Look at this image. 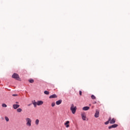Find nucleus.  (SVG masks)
Wrapping results in <instances>:
<instances>
[{"mask_svg":"<svg viewBox=\"0 0 130 130\" xmlns=\"http://www.w3.org/2000/svg\"><path fill=\"white\" fill-rule=\"evenodd\" d=\"M13 106L14 109H17V108H19V107H20V105L17 104H14Z\"/></svg>","mask_w":130,"mask_h":130,"instance_id":"9b49d317","label":"nucleus"},{"mask_svg":"<svg viewBox=\"0 0 130 130\" xmlns=\"http://www.w3.org/2000/svg\"><path fill=\"white\" fill-rule=\"evenodd\" d=\"M79 94L80 95V96H82V91H79Z\"/></svg>","mask_w":130,"mask_h":130,"instance_id":"393cba45","label":"nucleus"},{"mask_svg":"<svg viewBox=\"0 0 130 130\" xmlns=\"http://www.w3.org/2000/svg\"><path fill=\"white\" fill-rule=\"evenodd\" d=\"M91 99H93V100H94L96 99V96H95V95H91Z\"/></svg>","mask_w":130,"mask_h":130,"instance_id":"f3484780","label":"nucleus"},{"mask_svg":"<svg viewBox=\"0 0 130 130\" xmlns=\"http://www.w3.org/2000/svg\"><path fill=\"white\" fill-rule=\"evenodd\" d=\"M12 77L13 79H15L18 81L20 80V77H19V75L17 73L13 74Z\"/></svg>","mask_w":130,"mask_h":130,"instance_id":"7ed1b4c3","label":"nucleus"},{"mask_svg":"<svg viewBox=\"0 0 130 130\" xmlns=\"http://www.w3.org/2000/svg\"><path fill=\"white\" fill-rule=\"evenodd\" d=\"M35 123H36V124L37 125H38V124H39V119H37V120H36Z\"/></svg>","mask_w":130,"mask_h":130,"instance_id":"a211bd4d","label":"nucleus"},{"mask_svg":"<svg viewBox=\"0 0 130 130\" xmlns=\"http://www.w3.org/2000/svg\"><path fill=\"white\" fill-rule=\"evenodd\" d=\"M110 120H111V118H109L108 120L106 122H105V124H108V123H110Z\"/></svg>","mask_w":130,"mask_h":130,"instance_id":"2eb2a0df","label":"nucleus"},{"mask_svg":"<svg viewBox=\"0 0 130 130\" xmlns=\"http://www.w3.org/2000/svg\"><path fill=\"white\" fill-rule=\"evenodd\" d=\"M109 118H111V120H110V123L111 124H114L115 123V121H116V119L114 118H111V117H110Z\"/></svg>","mask_w":130,"mask_h":130,"instance_id":"20e7f679","label":"nucleus"},{"mask_svg":"<svg viewBox=\"0 0 130 130\" xmlns=\"http://www.w3.org/2000/svg\"><path fill=\"white\" fill-rule=\"evenodd\" d=\"M118 125L117 124H113L111 126H109L108 127L109 129H111V128H115V127H117Z\"/></svg>","mask_w":130,"mask_h":130,"instance_id":"39448f33","label":"nucleus"},{"mask_svg":"<svg viewBox=\"0 0 130 130\" xmlns=\"http://www.w3.org/2000/svg\"><path fill=\"white\" fill-rule=\"evenodd\" d=\"M62 102V100H60L56 102V105H59L61 104Z\"/></svg>","mask_w":130,"mask_h":130,"instance_id":"ddd939ff","label":"nucleus"},{"mask_svg":"<svg viewBox=\"0 0 130 130\" xmlns=\"http://www.w3.org/2000/svg\"><path fill=\"white\" fill-rule=\"evenodd\" d=\"M7 105H6V104H2V107H7Z\"/></svg>","mask_w":130,"mask_h":130,"instance_id":"5701e85b","label":"nucleus"},{"mask_svg":"<svg viewBox=\"0 0 130 130\" xmlns=\"http://www.w3.org/2000/svg\"><path fill=\"white\" fill-rule=\"evenodd\" d=\"M29 83H31L32 84L33 83H34V80H33V79H29Z\"/></svg>","mask_w":130,"mask_h":130,"instance_id":"aec40b11","label":"nucleus"},{"mask_svg":"<svg viewBox=\"0 0 130 130\" xmlns=\"http://www.w3.org/2000/svg\"><path fill=\"white\" fill-rule=\"evenodd\" d=\"M83 110H84V111H87V110H89L90 109V107H84L83 108H82Z\"/></svg>","mask_w":130,"mask_h":130,"instance_id":"f8f14e48","label":"nucleus"},{"mask_svg":"<svg viewBox=\"0 0 130 130\" xmlns=\"http://www.w3.org/2000/svg\"><path fill=\"white\" fill-rule=\"evenodd\" d=\"M32 104H33L34 107H36V106H37V102H35V101L32 102Z\"/></svg>","mask_w":130,"mask_h":130,"instance_id":"4468645a","label":"nucleus"},{"mask_svg":"<svg viewBox=\"0 0 130 130\" xmlns=\"http://www.w3.org/2000/svg\"><path fill=\"white\" fill-rule=\"evenodd\" d=\"M99 114H100L99 110H96L95 113L94 114V117H95L96 118H98V117H99Z\"/></svg>","mask_w":130,"mask_h":130,"instance_id":"423d86ee","label":"nucleus"},{"mask_svg":"<svg viewBox=\"0 0 130 130\" xmlns=\"http://www.w3.org/2000/svg\"><path fill=\"white\" fill-rule=\"evenodd\" d=\"M81 117L83 120H86V113H81Z\"/></svg>","mask_w":130,"mask_h":130,"instance_id":"0eeeda50","label":"nucleus"},{"mask_svg":"<svg viewBox=\"0 0 130 130\" xmlns=\"http://www.w3.org/2000/svg\"><path fill=\"white\" fill-rule=\"evenodd\" d=\"M44 94H45V95H49V91L45 90L44 91Z\"/></svg>","mask_w":130,"mask_h":130,"instance_id":"dca6fc26","label":"nucleus"},{"mask_svg":"<svg viewBox=\"0 0 130 130\" xmlns=\"http://www.w3.org/2000/svg\"><path fill=\"white\" fill-rule=\"evenodd\" d=\"M96 103H97V102H94L93 103V104H96Z\"/></svg>","mask_w":130,"mask_h":130,"instance_id":"bb28decb","label":"nucleus"},{"mask_svg":"<svg viewBox=\"0 0 130 130\" xmlns=\"http://www.w3.org/2000/svg\"><path fill=\"white\" fill-rule=\"evenodd\" d=\"M25 120L26 122V125H27V126H31V122H32V120H31V119L29 118H26Z\"/></svg>","mask_w":130,"mask_h":130,"instance_id":"f03ea898","label":"nucleus"},{"mask_svg":"<svg viewBox=\"0 0 130 130\" xmlns=\"http://www.w3.org/2000/svg\"><path fill=\"white\" fill-rule=\"evenodd\" d=\"M42 104H43V101H38L37 102V105L38 106H40V105H42Z\"/></svg>","mask_w":130,"mask_h":130,"instance_id":"6e6552de","label":"nucleus"},{"mask_svg":"<svg viewBox=\"0 0 130 130\" xmlns=\"http://www.w3.org/2000/svg\"><path fill=\"white\" fill-rule=\"evenodd\" d=\"M12 96H13L14 97H16V96H18V94H14L12 95Z\"/></svg>","mask_w":130,"mask_h":130,"instance_id":"b1692460","label":"nucleus"},{"mask_svg":"<svg viewBox=\"0 0 130 130\" xmlns=\"http://www.w3.org/2000/svg\"><path fill=\"white\" fill-rule=\"evenodd\" d=\"M5 120H6V121H9V120H10V119H9V117L6 116L5 117Z\"/></svg>","mask_w":130,"mask_h":130,"instance_id":"412c9836","label":"nucleus"},{"mask_svg":"<svg viewBox=\"0 0 130 130\" xmlns=\"http://www.w3.org/2000/svg\"><path fill=\"white\" fill-rule=\"evenodd\" d=\"M31 105H32V104H29L27 105V106H31Z\"/></svg>","mask_w":130,"mask_h":130,"instance_id":"a878e982","label":"nucleus"},{"mask_svg":"<svg viewBox=\"0 0 130 130\" xmlns=\"http://www.w3.org/2000/svg\"><path fill=\"white\" fill-rule=\"evenodd\" d=\"M73 114H75L76 113V111L77 110V107H74V104H72L70 108Z\"/></svg>","mask_w":130,"mask_h":130,"instance_id":"f257e3e1","label":"nucleus"},{"mask_svg":"<svg viewBox=\"0 0 130 130\" xmlns=\"http://www.w3.org/2000/svg\"><path fill=\"white\" fill-rule=\"evenodd\" d=\"M17 112H22V109L21 108H18L17 109Z\"/></svg>","mask_w":130,"mask_h":130,"instance_id":"6ab92c4d","label":"nucleus"},{"mask_svg":"<svg viewBox=\"0 0 130 130\" xmlns=\"http://www.w3.org/2000/svg\"><path fill=\"white\" fill-rule=\"evenodd\" d=\"M16 104H19V102H16Z\"/></svg>","mask_w":130,"mask_h":130,"instance_id":"cd10ccee","label":"nucleus"},{"mask_svg":"<svg viewBox=\"0 0 130 130\" xmlns=\"http://www.w3.org/2000/svg\"><path fill=\"white\" fill-rule=\"evenodd\" d=\"M51 106H52V107H54V106H55V103H52L51 104Z\"/></svg>","mask_w":130,"mask_h":130,"instance_id":"4be33fe9","label":"nucleus"},{"mask_svg":"<svg viewBox=\"0 0 130 130\" xmlns=\"http://www.w3.org/2000/svg\"><path fill=\"white\" fill-rule=\"evenodd\" d=\"M50 99L52 98H57V95L55 94H52L49 96Z\"/></svg>","mask_w":130,"mask_h":130,"instance_id":"9d476101","label":"nucleus"},{"mask_svg":"<svg viewBox=\"0 0 130 130\" xmlns=\"http://www.w3.org/2000/svg\"><path fill=\"white\" fill-rule=\"evenodd\" d=\"M70 121H67L66 122L64 123V125L66 126V127H70Z\"/></svg>","mask_w":130,"mask_h":130,"instance_id":"1a4fd4ad","label":"nucleus"}]
</instances>
